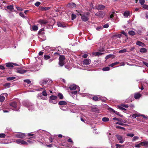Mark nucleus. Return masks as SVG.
<instances>
[{"instance_id":"obj_3","label":"nucleus","mask_w":148,"mask_h":148,"mask_svg":"<svg viewBox=\"0 0 148 148\" xmlns=\"http://www.w3.org/2000/svg\"><path fill=\"white\" fill-rule=\"evenodd\" d=\"M14 142L19 144L25 145H28V143L27 142L21 139H17Z\"/></svg>"},{"instance_id":"obj_62","label":"nucleus","mask_w":148,"mask_h":148,"mask_svg":"<svg viewBox=\"0 0 148 148\" xmlns=\"http://www.w3.org/2000/svg\"><path fill=\"white\" fill-rule=\"evenodd\" d=\"M109 25L108 24L104 25L103 26V27L104 28H107L108 27Z\"/></svg>"},{"instance_id":"obj_55","label":"nucleus","mask_w":148,"mask_h":148,"mask_svg":"<svg viewBox=\"0 0 148 148\" xmlns=\"http://www.w3.org/2000/svg\"><path fill=\"white\" fill-rule=\"evenodd\" d=\"M40 3L39 2H36L34 5L35 6H38L40 5Z\"/></svg>"},{"instance_id":"obj_1","label":"nucleus","mask_w":148,"mask_h":148,"mask_svg":"<svg viewBox=\"0 0 148 148\" xmlns=\"http://www.w3.org/2000/svg\"><path fill=\"white\" fill-rule=\"evenodd\" d=\"M23 105L28 108L29 111H32L34 110V106L30 102L28 101H24L23 102Z\"/></svg>"},{"instance_id":"obj_22","label":"nucleus","mask_w":148,"mask_h":148,"mask_svg":"<svg viewBox=\"0 0 148 148\" xmlns=\"http://www.w3.org/2000/svg\"><path fill=\"white\" fill-rule=\"evenodd\" d=\"M32 137H31L29 138V139L27 140V142L29 143V144H31L33 143L35 141L32 139Z\"/></svg>"},{"instance_id":"obj_2","label":"nucleus","mask_w":148,"mask_h":148,"mask_svg":"<svg viewBox=\"0 0 148 148\" xmlns=\"http://www.w3.org/2000/svg\"><path fill=\"white\" fill-rule=\"evenodd\" d=\"M79 15L81 16L82 20L83 21L86 22L89 19L90 13L89 12H86L83 14H80Z\"/></svg>"},{"instance_id":"obj_30","label":"nucleus","mask_w":148,"mask_h":148,"mask_svg":"<svg viewBox=\"0 0 148 148\" xmlns=\"http://www.w3.org/2000/svg\"><path fill=\"white\" fill-rule=\"evenodd\" d=\"M127 51V49H124L122 50H121L119 51V53H124Z\"/></svg>"},{"instance_id":"obj_57","label":"nucleus","mask_w":148,"mask_h":148,"mask_svg":"<svg viewBox=\"0 0 148 148\" xmlns=\"http://www.w3.org/2000/svg\"><path fill=\"white\" fill-rule=\"evenodd\" d=\"M16 8L18 10L22 11L23 10V9L22 8L18 7L16 6Z\"/></svg>"},{"instance_id":"obj_33","label":"nucleus","mask_w":148,"mask_h":148,"mask_svg":"<svg viewBox=\"0 0 148 148\" xmlns=\"http://www.w3.org/2000/svg\"><path fill=\"white\" fill-rule=\"evenodd\" d=\"M16 77H8L7 78V79L8 81H10L12 80L15 79Z\"/></svg>"},{"instance_id":"obj_35","label":"nucleus","mask_w":148,"mask_h":148,"mask_svg":"<svg viewBox=\"0 0 148 148\" xmlns=\"http://www.w3.org/2000/svg\"><path fill=\"white\" fill-rule=\"evenodd\" d=\"M32 29L33 31H36L38 29V27L37 26H36V25H34L32 27Z\"/></svg>"},{"instance_id":"obj_13","label":"nucleus","mask_w":148,"mask_h":148,"mask_svg":"<svg viewBox=\"0 0 148 148\" xmlns=\"http://www.w3.org/2000/svg\"><path fill=\"white\" fill-rule=\"evenodd\" d=\"M104 14V13L102 11L99 12L95 14L96 16H98L100 17H102Z\"/></svg>"},{"instance_id":"obj_12","label":"nucleus","mask_w":148,"mask_h":148,"mask_svg":"<svg viewBox=\"0 0 148 148\" xmlns=\"http://www.w3.org/2000/svg\"><path fill=\"white\" fill-rule=\"evenodd\" d=\"M116 137L117 139L119 141V143H122L123 142V140L122 139V137L120 135H116Z\"/></svg>"},{"instance_id":"obj_4","label":"nucleus","mask_w":148,"mask_h":148,"mask_svg":"<svg viewBox=\"0 0 148 148\" xmlns=\"http://www.w3.org/2000/svg\"><path fill=\"white\" fill-rule=\"evenodd\" d=\"M65 57L64 56H60L59 58V65L60 66H62L64 64Z\"/></svg>"},{"instance_id":"obj_50","label":"nucleus","mask_w":148,"mask_h":148,"mask_svg":"<svg viewBox=\"0 0 148 148\" xmlns=\"http://www.w3.org/2000/svg\"><path fill=\"white\" fill-rule=\"evenodd\" d=\"M5 136V135L3 133L0 134V138H4Z\"/></svg>"},{"instance_id":"obj_36","label":"nucleus","mask_w":148,"mask_h":148,"mask_svg":"<svg viewBox=\"0 0 148 148\" xmlns=\"http://www.w3.org/2000/svg\"><path fill=\"white\" fill-rule=\"evenodd\" d=\"M118 108L120 110H126L122 106V105L121 106H118Z\"/></svg>"},{"instance_id":"obj_19","label":"nucleus","mask_w":148,"mask_h":148,"mask_svg":"<svg viewBox=\"0 0 148 148\" xmlns=\"http://www.w3.org/2000/svg\"><path fill=\"white\" fill-rule=\"evenodd\" d=\"M105 8V6L102 5H99L98 6V9L99 10H103Z\"/></svg>"},{"instance_id":"obj_39","label":"nucleus","mask_w":148,"mask_h":148,"mask_svg":"<svg viewBox=\"0 0 148 148\" xmlns=\"http://www.w3.org/2000/svg\"><path fill=\"white\" fill-rule=\"evenodd\" d=\"M115 37L120 38H123L124 37V36L122 35L121 34H118L116 35Z\"/></svg>"},{"instance_id":"obj_51","label":"nucleus","mask_w":148,"mask_h":148,"mask_svg":"<svg viewBox=\"0 0 148 148\" xmlns=\"http://www.w3.org/2000/svg\"><path fill=\"white\" fill-rule=\"evenodd\" d=\"M110 109L112 111L115 113L116 114L119 115V113L118 112L115 111L112 108H111Z\"/></svg>"},{"instance_id":"obj_20","label":"nucleus","mask_w":148,"mask_h":148,"mask_svg":"<svg viewBox=\"0 0 148 148\" xmlns=\"http://www.w3.org/2000/svg\"><path fill=\"white\" fill-rule=\"evenodd\" d=\"M123 123H125V122H124L122 120H118V122H116V123L117 124L120 125H122V126H123L124 125V124Z\"/></svg>"},{"instance_id":"obj_26","label":"nucleus","mask_w":148,"mask_h":148,"mask_svg":"<svg viewBox=\"0 0 148 148\" xmlns=\"http://www.w3.org/2000/svg\"><path fill=\"white\" fill-rule=\"evenodd\" d=\"M7 9L9 10L10 11H12L14 9V7L13 5H10L7 7Z\"/></svg>"},{"instance_id":"obj_61","label":"nucleus","mask_w":148,"mask_h":148,"mask_svg":"<svg viewBox=\"0 0 148 148\" xmlns=\"http://www.w3.org/2000/svg\"><path fill=\"white\" fill-rule=\"evenodd\" d=\"M88 56V55L87 54H84L82 55V57L84 58H86Z\"/></svg>"},{"instance_id":"obj_8","label":"nucleus","mask_w":148,"mask_h":148,"mask_svg":"<svg viewBox=\"0 0 148 148\" xmlns=\"http://www.w3.org/2000/svg\"><path fill=\"white\" fill-rule=\"evenodd\" d=\"M10 106L12 107L14 109V110H17L16 109L17 107V103L16 102L13 101L10 103Z\"/></svg>"},{"instance_id":"obj_15","label":"nucleus","mask_w":148,"mask_h":148,"mask_svg":"<svg viewBox=\"0 0 148 148\" xmlns=\"http://www.w3.org/2000/svg\"><path fill=\"white\" fill-rule=\"evenodd\" d=\"M136 45L142 47H144L145 46V44L142 42L139 41H138L136 43Z\"/></svg>"},{"instance_id":"obj_47","label":"nucleus","mask_w":148,"mask_h":148,"mask_svg":"<svg viewBox=\"0 0 148 148\" xmlns=\"http://www.w3.org/2000/svg\"><path fill=\"white\" fill-rule=\"evenodd\" d=\"M76 16L75 15L73 14H72V15H71V20H73L74 19L76 18Z\"/></svg>"},{"instance_id":"obj_40","label":"nucleus","mask_w":148,"mask_h":148,"mask_svg":"<svg viewBox=\"0 0 148 148\" xmlns=\"http://www.w3.org/2000/svg\"><path fill=\"white\" fill-rule=\"evenodd\" d=\"M135 48L134 47H132L130 48H127V51H132L134 50V49Z\"/></svg>"},{"instance_id":"obj_63","label":"nucleus","mask_w":148,"mask_h":148,"mask_svg":"<svg viewBox=\"0 0 148 148\" xmlns=\"http://www.w3.org/2000/svg\"><path fill=\"white\" fill-rule=\"evenodd\" d=\"M143 64L145 65L147 67H148V63L143 61Z\"/></svg>"},{"instance_id":"obj_21","label":"nucleus","mask_w":148,"mask_h":148,"mask_svg":"<svg viewBox=\"0 0 148 148\" xmlns=\"http://www.w3.org/2000/svg\"><path fill=\"white\" fill-rule=\"evenodd\" d=\"M141 96V95L139 93H136L134 95V98L136 99H139Z\"/></svg>"},{"instance_id":"obj_24","label":"nucleus","mask_w":148,"mask_h":148,"mask_svg":"<svg viewBox=\"0 0 148 148\" xmlns=\"http://www.w3.org/2000/svg\"><path fill=\"white\" fill-rule=\"evenodd\" d=\"M147 49L144 48H141L140 50V51L142 53H145L147 52Z\"/></svg>"},{"instance_id":"obj_18","label":"nucleus","mask_w":148,"mask_h":148,"mask_svg":"<svg viewBox=\"0 0 148 148\" xmlns=\"http://www.w3.org/2000/svg\"><path fill=\"white\" fill-rule=\"evenodd\" d=\"M68 5L69 7L72 8H75L76 6V4L73 3H69Z\"/></svg>"},{"instance_id":"obj_56","label":"nucleus","mask_w":148,"mask_h":148,"mask_svg":"<svg viewBox=\"0 0 148 148\" xmlns=\"http://www.w3.org/2000/svg\"><path fill=\"white\" fill-rule=\"evenodd\" d=\"M141 146H142V144H140V143L139 144H136L135 145V147H136L139 148Z\"/></svg>"},{"instance_id":"obj_25","label":"nucleus","mask_w":148,"mask_h":148,"mask_svg":"<svg viewBox=\"0 0 148 148\" xmlns=\"http://www.w3.org/2000/svg\"><path fill=\"white\" fill-rule=\"evenodd\" d=\"M48 81L47 80H43L41 82L40 84L42 86H44V85L46 84Z\"/></svg>"},{"instance_id":"obj_59","label":"nucleus","mask_w":148,"mask_h":148,"mask_svg":"<svg viewBox=\"0 0 148 148\" xmlns=\"http://www.w3.org/2000/svg\"><path fill=\"white\" fill-rule=\"evenodd\" d=\"M140 3L141 5H143L145 3L144 0H139Z\"/></svg>"},{"instance_id":"obj_44","label":"nucleus","mask_w":148,"mask_h":148,"mask_svg":"<svg viewBox=\"0 0 148 148\" xmlns=\"http://www.w3.org/2000/svg\"><path fill=\"white\" fill-rule=\"evenodd\" d=\"M49 101L50 103L54 104L56 103H57V101L55 100H49Z\"/></svg>"},{"instance_id":"obj_58","label":"nucleus","mask_w":148,"mask_h":148,"mask_svg":"<svg viewBox=\"0 0 148 148\" xmlns=\"http://www.w3.org/2000/svg\"><path fill=\"white\" fill-rule=\"evenodd\" d=\"M116 148H121L123 146L119 144H116Z\"/></svg>"},{"instance_id":"obj_43","label":"nucleus","mask_w":148,"mask_h":148,"mask_svg":"<svg viewBox=\"0 0 148 148\" xmlns=\"http://www.w3.org/2000/svg\"><path fill=\"white\" fill-rule=\"evenodd\" d=\"M139 137L137 136H134L133 138L132 141H135L136 140L138 139H139Z\"/></svg>"},{"instance_id":"obj_23","label":"nucleus","mask_w":148,"mask_h":148,"mask_svg":"<svg viewBox=\"0 0 148 148\" xmlns=\"http://www.w3.org/2000/svg\"><path fill=\"white\" fill-rule=\"evenodd\" d=\"M67 104V103L64 101H60L58 103V104L60 105H66Z\"/></svg>"},{"instance_id":"obj_42","label":"nucleus","mask_w":148,"mask_h":148,"mask_svg":"<svg viewBox=\"0 0 148 148\" xmlns=\"http://www.w3.org/2000/svg\"><path fill=\"white\" fill-rule=\"evenodd\" d=\"M110 69V68L108 67H104L102 69V70L104 71H108Z\"/></svg>"},{"instance_id":"obj_46","label":"nucleus","mask_w":148,"mask_h":148,"mask_svg":"<svg viewBox=\"0 0 148 148\" xmlns=\"http://www.w3.org/2000/svg\"><path fill=\"white\" fill-rule=\"evenodd\" d=\"M134 136V134L132 133H128L127 134V136L131 137H133Z\"/></svg>"},{"instance_id":"obj_54","label":"nucleus","mask_w":148,"mask_h":148,"mask_svg":"<svg viewBox=\"0 0 148 148\" xmlns=\"http://www.w3.org/2000/svg\"><path fill=\"white\" fill-rule=\"evenodd\" d=\"M116 128L117 129H123L124 130H125V128L122 127H121V126H116Z\"/></svg>"},{"instance_id":"obj_48","label":"nucleus","mask_w":148,"mask_h":148,"mask_svg":"<svg viewBox=\"0 0 148 148\" xmlns=\"http://www.w3.org/2000/svg\"><path fill=\"white\" fill-rule=\"evenodd\" d=\"M60 108L61 109L63 110H66L67 109V108L64 107L63 106H61Z\"/></svg>"},{"instance_id":"obj_53","label":"nucleus","mask_w":148,"mask_h":148,"mask_svg":"<svg viewBox=\"0 0 148 148\" xmlns=\"http://www.w3.org/2000/svg\"><path fill=\"white\" fill-rule=\"evenodd\" d=\"M24 81L28 84H29L31 83V82L29 79H26L24 80Z\"/></svg>"},{"instance_id":"obj_34","label":"nucleus","mask_w":148,"mask_h":148,"mask_svg":"<svg viewBox=\"0 0 148 148\" xmlns=\"http://www.w3.org/2000/svg\"><path fill=\"white\" fill-rule=\"evenodd\" d=\"M129 34L132 36H134L135 35V32L133 31H130L129 32Z\"/></svg>"},{"instance_id":"obj_49","label":"nucleus","mask_w":148,"mask_h":148,"mask_svg":"<svg viewBox=\"0 0 148 148\" xmlns=\"http://www.w3.org/2000/svg\"><path fill=\"white\" fill-rule=\"evenodd\" d=\"M92 99L94 101H97L98 100L99 98L97 96H94L93 97Z\"/></svg>"},{"instance_id":"obj_41","label":"nucleus","mask_w":148,"mask_h":148,"mask_svg":"<svg viewBox=\"0 0 148 148\" xmlns=\"http://www.w3.org/2000/svg\"><path fill=\"white\" fill-rule=\"evenodd\" d=\"M10 84L9 83L5 84L4 85L5 87L6 88H9L10 87Z\"/></svg>"},{"instance_id":"obj_27","label":"nucleus","mask_w":148,"mask_h":148,"mask_svg":"<svg viewBox=\"0 0 148 148\" xmlns=\"http://www.w3.org/2000/svg\"><path fill=\"white\" fill-rule=\"evenodd\" d=\"M124 16L125 17H127L130 15V12L128 11L125 12L124 13Z\"/></svg>"},{"instance_id":"obj_52","label":"nucleus","mask_w":148,"mask_h":148,"mask_svg":"<svg viewBox=\"0 0 148 148\" xmlns=\"http://www.w3.org/2000/svg\"><path fill=\"white\" fill-rule=\"evenodd\" d=\"M19 15L23 18H25V16L23 13L22 12H20L19 13Z\"/></svg>"},{"instance_id":"obj_32","label":"nucleus","mask_w":148,"mask_h":148,"mask_svg":"<svg viewBox=\"0 0 148 148\" xmlns=\"http://www.w3.org/2000/svg\"><path fill=\"white\" fill-rule=\"evenodd\" d=\"M41 89H43L44 90L42 92V95L46 97L47 96V94L45 90V88H41Z\"/></svg>"},{"instance_id":"obj_11","label":"nucleus","mask_w":148,"mask_h":148,"mask_svg":"<svg viewBox=\"0 0 148 148\" xmlns=\"http://www.w3.org/2000/svg\"><path fill=\"white\" fill-rule=\"evenodd\" d=\"M78 86H77L76 85L73 84L71 85L69 87V88L71 90H77V87Z\"/></svg>"},{"instance_id":"obj_6","label":"nucleus","mask_w":148,"mask_h":148,"mask_svg":"<svg viewBox=\"0 0 148 148\" xmlns=\"http://www.w3.org/2000/svg\"><path fill=\"white\" fill-rule=\"evenodd\" d=\"M8 94L6 93H4L1 94L0 95V102L3 101L5 99V97H7Z\"/></svg>"},{"instance_id":"obj_9","label":"nucleus","mask_w":148,"mask_h":148,"mask_svg":"<svg viewBox=\"0 0 148 148\" xmlns=\"http://www.w3.org/2000/svg\"><path fill=\"white\" fill-rule=\"evenodd\" d=\"M91 62L90 60L89 59H84L82 62V63L84 65H88L90 64Z\"/></svg>"},{"instance_id":"obj_60","label":"nucleus","mask_w":148,"mask_h":148,"mask_svg":"<svg viewBox=\"0 0 148 148\" xmlns=\"http://www.w3.org/2000/svg\"><path fill=\"white\" fill-rule=\"evenodd\" d=\"M114 12H112V13L111 14L110 16V17L111 18H112L114 16Z\"/></svg>"},{"instance_id":"obj_37","label":"nucleus","mask_w":148,"mask_h":148,"mask_svg":"<svg viewBox=\"0 0 148 148\" xmlns=\"http://www.w3.org/2000/svg\"><path fill=\"white\" fill-rule=\"evenodd\" d=\"M102 120L104 122H107L109 121V119L108 117H104L102 118Z\"/></svg>"},{"instance_id":"obj_7","label":"nucleus","mask_w":148,"mask_h":148,"mask_svg":"<svg viewBox=\"0 0 148 148\" xmlns=\"http://www.w3.org/2000/svg\"><path fill=\"white\" fill-rule=\"evenodd\" d=\"M80 90V88L79 86L77 87V90H76L75 91H71V92H69V94L71 95V96H73V95H76L78 92Z\"/></svg>"},{"instance_id":"obj_38","label":"nucleus","mask_w":148,"mask_h":148,"mask_svg":"<svg viewBox=\"0 0 148 148\" xmlns=\"http://www.w3.org/2000/svg\"><path fill=\"white\" fill-rule=\"evenodd\" d=\"M50 56L49 55H45L44 56V58L45 60H47L50 58Z\"/></svg>"},{"instance_id":"obj_31","label":"nucleus","mask_w":148,"mask_h":148,"mask_svg":"<svg viewBox=\"0 0 148 148\" xmlns=\"http://www.w3.org/2000/svg\"><path fill=\"white\" fill-rule=\"evenodd\" d=\"M58 27H66L65 25L59 22L58 23Z\"/></svg>"},{"instance_id":"obj_10","label":"nucleus","mask_w":148,"mask_h":148,"mask_svg":"<svg viewBox=\"0 0 148 148\" xmlns=\"http://www.w3.org/2000/svg\"><path fill=\"white\" fill-rule=\"evenodd\" d=\"M14 65L17 66V64L12 63H6V66L10 69H11L14 67Z\"/></svg>"},{"instance_id":"obj_64","label":"nucleus","mask_w":148,"mask_h":148,"mask_svg":"<svg viewBox=\"0 0 148 148\" xmlns=\"http://www.w3.org/2000/svg\"><path fill=\"white\" fill-rule=\"evenodd\" d=\"M143 8L146 9L148 10V5H145L143 6Z\"/></svg>"},{"instance_id":"obj_14","label":"nucleus","mask_w":148,"mask_h":148,"mask_svg":"<svg viewBox=\"0 0 148 148\" xmlns=\"http://www.w3.org/2000/svg\"><path fill=\"white\" fill-rule=\"evenodd\" d=\"M27 71L20 69H18L17 72L21 74H23Z\"/></svg>"},{"instance_id":"obj_29","label":"nucleus","mask_w":148,"mask_h":148,"mask_svg":"<svg viewBox=\"0 0 148 148\" xmlns=\"http://www.w3.org/2000/svg\"><path fill=\"white\" fill-rule=\"evenodd\" d=\"M92 54L95 56H100L103 54V53L99 52H94L92 53Z\"/></svg>"},{"instance_id":"obj_45","label":"nucleus","mask_w":148,"mask_h":148,"mask_svg":"<svg viewBox=\"0 0 148 148\" xmlns=\"http://www.w3.org/2000/svg\"><path fill=\"white\" fill-rule=\"evenodd\" d=\"M58 97L60 98V99H62L63 98V96L62 94H61L60 93H59L58 95Z\"/></svg>"},{"instance_id":"obj_16","label":"nucleus","mask_w":148,"mask_h":148,"mask_svg":"<svg viewBox=\"0 0 148 148\" xmlns=\"http://www.w3.org/2000/svg\"><path fill=\"white\" fill-rule=\"evenodd\" d=\"M140 144H142V146H143L146 147H148V141H145L140 143Z\"/></svg>"},{"instance_id":"obj_5","label":"nucleus","mask_w":148,"mask_h":148,"mask_svg":"<svg viewBox=\"0 0 148 148\" xmlns=\"http://www.w3.org/2000/svg\"><path fill=\"white\" fill-rule=\"evenodd\" d=\"M25 136V133L21 132H18L14 135V136L15 138H23Z\"/></svg>"},{"instance_id":"obj_28","label":"nucleus","mask_w":148,"mask_h":148,"mask_svg":"<svg viewBox=\"0 0 148 148\" xmlns=\"http://www.w3.org/2000/svg\"><path fill=\"white\" fill-rule=\"evenodd\" d=\"M57 98V97L56 96L52 95L50 97V99H49V100H56V99Z\"/></svg>"},{"instance_id":"obj_17","label":"nucleus","mask_w":148,"mask_h":148,"mask_svg":"<svg viewBox=\"0 0 148 148\" xmlns=\"http://www.w3.org/2000/svg\"><path fill=\"white\" fill-rule=\"evenodd\" d=\"M38 22L41 25L47 23L48 22L46 20H40Z\"/></svg>"}]
</instances>
